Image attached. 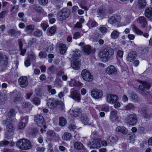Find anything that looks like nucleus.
<instances>
[{
    "label": "nucleus",
    "instance_id": "19",
    "mask_svg": "<svg viewBox=\"0 0 152 152\" xmlns=\"http://www.w3.org/2000/svg\"><path fill=\"white\" fill-rule=\"evenodd\" d=\"M136 57V53L135 51L130 52L128 54L126 58L127 60L129 61H133Z\"/></svg>",
    "mask_w": 152,
    "mask_h": 152
},
{
    "label": "nucleus",
    "instance_id": "8",
    "mask_svg": "<svg viewBox=\"0 0 152 152\" xmlns=\"http://www.w3.org/2000/svg\"><path fill=\"white\" fill-rule=\"evenodd\" d=\"M80 96L79 92L78 90H76L71 91L69 97L75 101L80 102L81 99Z\"/></svg>",
    "mask_w": 152,
    "mask_h": 152
},
{
    "label": "nucleus",
    "instance_id": "60",
    "mask_svg": "<svg viewBox=\"0 0 152 152\" xmlns=\"http://www.w3.org/2000/svg\"><path fill=\"white\" fill-rule=\"evenodd\" d=\"M82 85V83L80 82L77 81H75L74 83H73L74 86H80Z\"/></svg>",
    "mask_w": 152,
    "mask_h": 152
},
{
    "label": "nucleus",
    "instance_id": "17",
    "mask_svg": "<svg viewBox=\"0 0 152 152\" xmlns=\"http://www.w3.org/2000/svg\"><path fill=\"white\" fill-rule=\"evenodd\" d=\"M8 58L6 55L0 53V64L2 66H7L8 64Z\"/></svg>",
    "mask_w": 152,
    "mask_h": 152
},
{
    "label": "nucleus",
    "instance_id": "38",
    "mask_svg": "<svg viewBox=\"0 0 152 152\" xmlns=\"http://www.w3.org/2000/svg\"><path fill=\"white\" fill-rule=\"evenodd\" d=\"M56 30V27L55 26H52L50 27L49 30V33L48 35L49 36H51L53 35Z\"/></svg>",
    "mask_w": 152,
    "mask_h": 152
},
{
    "label": "nucleus",
    "instance_id": "45",
    "mask_svg": "<svg viewBox=\"0 0 152 152\" xmlns=\"http://www.w3.org/2000/svg\"><path fill=\"white\" fill-rule=\"evenodd\" d=\"M47 136L48 137H54L56 135V133L53 130H50L47 132Z\"/></svg>",
    "mask_w": 152,
    "mask_h": 152
},
{
    "label": "nucleus",
    "instance_id": "51",
    "mask_svg": "<svg viewBox=\"0 0 152 152\" xmlns=\"http://www.w3.org/2000/svg\"><path fill=\"white\" fill-rule=\"evenodd\" d=\"M38 1L40 4L45 5L48 3V0H38Z\"/></svg>",
    "mask_w": 152,
    "mask_h": 152
},
{
    "label": "nucleus",
    "instance_id": "50",
    "mask_svg": "<svg viewBox=\"0 0 152 152\" xmlns=\"http://www.w3.org/2000/svg\"><path fill=\"white\" fill-rule=\"evenodd\" d=\"M33 102L36 105H38L40 103V100L37 97H35L33 99Z\"/></svg>",
    "mask_w": 152,
    "mask_h": 152
},
{
    "label": "nucleus",
    "instance_id": "48",
    "mask_svg": "<svg viewBox=\"0 0 152 152\" xmlns=\"http://www.w3.org/2000/svg\"><path fill=\"white\" fill-rule=\"evenodd\" d=\"M80 6L82 9L85 10H88V9L86 6V2L85 1H82L80 2Z\"/></svg>",
    "mask_w": 152,
    "mask_h": 152
},
{
    "label": "nucleus",
    "instance_id": "31",
    "mask_svg": "<svg viewBox=\"0 0 152 152\" xmlns=\"http://www.w3.org/2000/svg\"><path fill=\"white\" fill-rule=\"evenodd\" d=\"M10 144V145L11 146H13L15 145V143L13 142H12L10 143L7 140H4L0 142V146L2 147L5 145H7Z\"/></svg>",
    "mask_w": 152,
    "mask_h": 152
},
{
    "label": "nucleus",
    "instance_id": "24",
    "mask_svg": "<svg viewBox=\"0 0 152 152\" xmlns=\"http://www.w3.org/2000/svg\"><path fill=\"white\" fill-rule=\"evenodd\" d=\"M91 47L89 45H86L83 46V51L86 55L89 54L91 53Z\"/></svg>",
    "mask_w": 152,
    "mask_h": 152
},
{
    "label": "nucleus",
    "instance_id": "37",
    "mask_svg": "<svg viewBox=\"0 0 152 152\" xmlns=\"http://www.w3.org/2000/svg\"><path fill=\"white\" fill-rule=\"evenodd\" d=\"M133 30L136 34L138 35H142L143 33L141 30L137 27L135 25L133 26Z\"/></svg>",
    "mask_w": 152,
    "mask_h": 152
},
{
    "label": "nucleus",
    "instance_id": "46",
    "mask_svg": "<svg viewBox=\"0 0 152 152\" xmlns=\"http://www.w3.org/2000/svg\"><path fill=\"white\" fill-rule=\"evenodd\" d=\"M15 114L16 113L15 110L11 109L9 111L8 114V115L9 117L11 118L14 117L15 115Z\"/></svg>",
    "mask_w": 152,
    "mask_h": 152
},
{
    "label": "nucleus",
    "instance_id": "56",
    "mask_svg": "<svg viewBox=\"0 0 152 152\" xmlns=\"http://www.w3.org/2000/svg\"><path fill=\"white\" fill-rule=\"evenodd\" d=\"M25 124L22 123L21 122H20L18 126V128L19 129H22L25 126Z\"/></svg>",
    "mask_w": 152,
    "mask_h": 152
},
{
    "label": "nucleus",
    "instance_id": "3",
    "mask_svg": "<svg viewBox=\"0 0 152 152\" xmlns=\"http://www.w3.org/2000/svg\"><path fill=\"white\" fill-rule=\"evenodd\" d=\"M81 76L84 80L88 82L92 81L93 77L91 73L86 69L83 70L81 72Z\"/></svg>",
    "mask_w": 152,
    "mask_h": 152
},
{
    "label": "nucleus",
    "instance_id": "16",
    "mask_svg": "<svg viewBox=\"0 0 152 152\" xmlns=\"http://www.w3.org/2000/svg\"><path fill=\"white\" fill-rule=\"evenodd\" d=\"M80 61L79 59H76V60L73 59L71 62V66L75 70H78L80 67Z\"/></svg>",
    "mask_w": 152,
    "mask_h": 152
},
{
    "label": "nucleus",
    "instance_id": "10",
    "mask_svg": "<svg viewBox=\"0 0 152 152\" xmlns=\"http://www.w3.org/2000/svg\"><path fill=\"white\" fill-rule=\"evenodd\" d=\"M59 101H56L54 99L50 98L47 101V105L50 108L53 109L59 104Z\"/></svg>",
    "mask_w": 152,
    "mask_h": 152
},
{
    "label": "nucleus",
    "instance_id": "43",
    "mask_svg": "<svg viewBox=\"0 0 152 152\" xmlns=\"http://www.w3.org/2000/svg\"><path fill=\"white\" fill-rule=\"evenodd\" d=\"M55 84L56 86L58 88L61 87L62 86V81L59 78H56L55 80Z\"/></svg>",
    "mask_w": 152,
    "mask_h": 152
},
{
    "label": "nucleus",
    "instance_id": "35",
    "mask_svg": "<svg viewBox=\"0 0 152 152\" xmlns=\"http://www.w3.org/2000/svg\"><path fill=\"white\" fill-rule=\"evenodd\" d=\"M81 120L84 125L87 124L89 121L88 118L86 115H82L81 118Z\"/></svg>",
    "mask_w": 152,
    "mask_h": 152
},
{
    "label": "nucleus",
    "instance_id": "5",
    "mask_svg": "<svg viewBox=\"0 0 152 152\" xmlns=\"http://www.w3.org/2000/svg\"><path fill=\"white\" fill-rule=\"evenodd\" d=\"M34 120L38 126L40 127H43L45 129L46 128V126L44 124V119L41 115H36L34 117Z\"/></svg>",
    "mask_w": 152,
    "mask_h": 152
},
{
    "label": "nucleus",
    "instance_id": "13",
    "mask_svg": "<svg viewBox=\"0 0 152 152\" xmlns=\"http://www.w3.org/2000/svg\"><path fill=\"white\" fill-rule=\"evenodd\" d=\"M118 138L115 135H111L108 137L107 139L108 143L112 145L116 142L118 140Z\"/></svg>",
    "mask_w": 152,
    "mask_h": 152
},
{
    "label": "nucleus",
    "instance_id": "55",
    "mask_svg": "<svg viewBox=\"0 0 152 152\" xmlns=\"http://www.w3.org/2000/svg\"><path fill=\"white\" fill-rule=\"evenodd\" d=\"M6 101V99L3 96H0V104H3L5 103Z\"/></svg>",
    "mask_w": 152,
    "mask_h": 152
},
{
    "label": "nucleus",
    "instance_id": "62",
    "mask_svg": "<svg viewBox=\"0 0 152 152\" xmlns=\"http://www.w3.org/2000/svg\"><path fill=\"white\" fill-rule=\"evenodd\" d=\"M41 26L43 30L45 31L46 29L48 27V25L45 23H42L41 24Z\"/></svg>",
    "mask_w": 152,
    "mask_h": 152
},
{
    "label": "nucleus",
    "instance_id": "39",
    "mask_svg": "<svg viewBox=\"0 0 152 152\" xmlns=\"http://www.w3.org/2000/svg\"><path fill=\"white\" fill-rule=\"evenodd\" d=\"M119 32L117 30H114L111 34V37L114 39H117L119 36Z\"/></svg>",
    "mask_w": 152,
    "mask_h": 152
},
{
    "label": "nucleus",
    "instance_id": "20",
    "mask_svg": "<svg viewBox=\"0 0 152 152\" xmlns=\"http://www.w3.org/2000/svg\"><path fill=\"white\" fill-rule=\"evenodd\" d=\"M137 22L140 24H142L141 26V27L145 28L147 24L146 19L144 17H140L137 20Z\"/></svg>",
    "mask_w": 152,
    "mask_h": 152
},
{
    "label": "nucleus",
    "instance_id": "22",
    "mask_svg": "<svg viewBox=\"0 0 152 152\" xmlns=\"http://www.w3.org/2000/svg\"><path fill=\"white\" fill-rule=\"evenodd\" d=\"M119 20V17L116 15L111 16L109 18L108 20L109 22L111 24H113L118 22Z\"/></svg>",
    "mask_w": 152,
    "mask_h": 152
},
{
    "label": "nucleus",
    "instance_id": "36",
    "mask_svg": "<svg viewBox=\"0 0 152 152\" xmlns=\"http://www.w3.org/2000/svg\"><path fill=\"white\" fill-rule=\"evenodd\" d=\"M142 114L143 117L145 118H149L151 117V115L148 114L147 110L143 108L142 110Z\"/></svg>",
    "mask_w": 152,
    "mask_h": 152
},
{
    "label": "nucleus",
    "instance_id": "21",
    "mask_svg": "<svg viewBox=\"0 0 152 152\" xmlns=\"http://www.w3.org/2000/svg\"><path fill=\"white\" fill-rule=\"evenodd\" d=\"M115 130L117 132H121L124 134H126L128 133L127 129L124 126H118L116 128Z\"/></svg>",
    "mask_w": 152,
    "mask_h": 152
},
{
    "label": "nucleus",
    "instance_id": "41",
    "mask_svg": "<svg viewBox=\"0 0 152 152\" xmlns=\"http://www.w3.org/2000/svg\"><path fill=\"white\" fill-rule=\"evenodd\" d=\"M134 106L133 104L129 103L125 106L124 107V110H130L134 109Z\"/></svg>",
    "mask_w": 152,
    "mask_h": 152
},
{
    "label": "nucleus",
    "instance_id": "42",
    "mask_svg": "<svg viewBox=\"0 0 152 152\" xmlns=\"http://www.w3.org/2000/svg\"><path fill=\"white\" fill-rule=\"evenodd\" d=\"M128 140L130 142H133L135 140V135L133 133L129 134Z\"/></svg>",
    "mask_w": 152,
    "mask_h": 152
},
{
    "label": "nucleus",
    "instance_id": "63",
    "mask_svg": "<svg viewBox=\"0 0 152 152\" xmlns=\"http://www.w3.org/2000/svg\"><path fill=\"white\" fill-rule=\"evenodd\" d=\"M25 64L26 66H29L31 64V63L29 59H27L25 62Z\"/></svg>",
    "mask_w": 152,
    "mask_h": 152
},
{
    "label": "nucleus",
    "instance_id": "28",
    "mask_svg": "<svg viewBox=\"0 0 152 152\" xmlns=\"http://www.w3.org/2000/svg\"><path fill=\"white\" fill-rule=\"evenodd\" d=\"M72 135L70 133L66 132L63 135L62 138L64 140H70L72 138Z\"/></svg>",
    "mask_w": 152,
    "mask_h": 152
},
{
    "label": "nucleus",
    "instance_id": "12",
    "mask_svg": "<svg viewBox=\"0 0 152 152\" xmlns=\"http://www.w3.org/2000/svg\"><path fill=\"white\" fill-rule=\"evenodd\" d=\"M69 14L65 10H61L58 13V18L60 21L63 20L68 17Z\"/></svg>",
    "mask_w": 152,
    "mask_h": 152
},
{
    "label": "nucleus",
    "instance_id": "58",
    "mask_svg": "<svg viewBox=\"0 0 152 152\" xmlns=\"http://www.w3.org/2000/svg\"><path fill=\"white\" fill-rule=\"evenodd\" d=\"M69 128L71 131H73L76 129V126L75 125L72 124L69 125Z\"/></svg>",
    "mask_w": 152,
    "mask_h": 152
},
{
    "label": "nucleus",
    "instance_id": "64",
    "mask_svg": "<svg viewBox=\"0 0 152 152\" xmlns=\"http://www.w3.org/2000/svg\"><path fill=\"white\" fill-rule=\"evenodd\" d=\"M39 56L41 58H45L46 57V54L45 53H43L40 52L39 55Z\"/></svg>",
    "mask_w": 152,
    "mask_h": 152
},
{
    "label": "nucleus",
    "instance_id": "30",
    "mask_svg": "<svg viewBox=\"0 0 152 152\" xmlns=\"http://www.w3.org/2000/svg\"><path fill=\"white\" fill-rule=\"evenodd\" d=\"M130 97L131 99L134 102H137L138 101V98L136 94L133 92L130 93Z\"/></svg>",
    "mask_w": 152,
    "mask_h": 152
},
{
    "label": "nucleus",
    "instance_id": "4",
    "mask_svg": "<svg viewBox=\"0 0 152 152\" xmlns=\"http://www.w3.org/2000/svg\"><path fill=\"white\" fill-rule=\"evenodd\" d=\"M125 121L126 123L129 125L132 126L134 125L137 122V118L136 115L134 114L129 115L125 119Z\"/></svg>",
    "mask_w": 152,
    "mask_h": 152
},
{
    "label": "nucleus",
    "instance_id": "18",
    "mask_svg": "<svg viewBox=\"0 0 152 152\" xmlns=\"http://www.w3.org/2000/svg\"><path fill=\"white\" fill-rule=\"evenodd\" d=\"M106 72L109 75H115L117 72L116 69L113 65L108 66L106 69Z\"/></svg>",
    "mask_w": 152,
    "mask_h": 152
},
{
    "label": "nucleus",
    "instance_id": "33",
    "mask_svg": "<svg viewBox=\"0 0 152 152\" xmlns=\"http://www.w3.org/2000/svg\"><path fill=\"white\" fill-rule=\"evenodd\" d=\"M74 147L76 149L80 150L83 147V144L79 142H77L75 143Z\"/></svg>",
    "mask_w": 152,
    "mask_h": 152
},
{
    "label": "nucleus",
    "instance_id": "2",
    "mask_svg": "<svg viewBox=\"0 0 152 152\" xmlns=\"http://www.w3.org/2000/svg\"><path fill=\"white\" fill-rule=\"evenodd\" d=\"M17 146L20 149L27 150L30 148L31 147V142L25 139H20L16 144Z\"/></svg>",
    "mask_w": 152,
    "mask_h": 152
},
{
    "label": "nucleus",
    "instance_id": "53",
    "mask_svg": "<svg viewBox=\"0 0 152 152\" xmlns=\"http://www.w3.org/2000/svg\"><path fill=\"white\" fill-rule=\"evenodd\" d=\"M38 132V130L37 129H33L32 131V135L33 137H35L37 134Z\"/></svg>",
    "mask_w": 152,
    "mask_h": 152
},
{
    "label": "nucleus",
    "instance_id": "26",
    "mask_svg": "<svg viewBox=\"0 0 152 152\" xmlns=\"http://www.w3.org/2000/svg\"><path fill=\"white\" fill-rule=\"evenodd\" d=\"M59 47L60 48V52L61 54H64L65 53L66 51V46L65 44H60L59 45Z\"/></svg>",
    "mask_w": 152,
    "mask_h": 152
},
{
    "label": "nucleus",
    "instance_id": "1",
    "mask_svg": "<svg viewBox=\"0 0 152 152\" xmlns=\"http://www.w3.org/2000/svg\"><path fill=\"white\" fill-rule=\"evenodd\" d=\"M114 54V51L113 49L107 48L100 52L99 56V57L107 61L113 57Z\"/></svg>",
    "mask_w": 152,
    "mask_h": 152
},
{
    "label": "nucleus",
    "instance_id": "34",
    "mask_svg": "<svg viewBox=\"0 0 152 152\" xmlns=\"http://www.w3.org/2000/svg\"><path fill=\"white\" fill-rule=\"evenodd\" d=\"M59 120V125L61 126H64L66 124V119L63 117H60Z\"/></svg>",
    "mask_w": 152,
    "mask_h": 152
},
{
    "label": "nucleus",
    "instance_id": "57",
    "mask_svg": "<svg viewBox=\"0 0 152 152\" xmlns=\"http://www.w3.org/2000/svg\"><path fill=\"white\" fill-rule=\"evenodd\" d=\"M99 29L100 30L101 32L103 34L106 32L107 31L106 28L104 26L100 27L99 28Z\"/></svg>",
    "mask_w": 152,
    "mask_h": 152
},
{
    "label": "nucleus",
    "instance_id": "40",
    "mask_svg": "<svg viewBox=\"0 0 152 152\" xmlns=\"http://www.w3.org/2000/svg\"><path fill=\"white\" fill-rule=\"evenodd\" d=\"M145 14L147 18L151 19L152 18V10H145Z\"/></svg>",
    "mask_w": 152,
    "mask_h": 152
},
{
    "label": "nucleus",
    "instance_id": "15",
    "mask_svg": "<svg viewBox=\"0 0 152 152\" xmlns=\"http://www.w3.org/2000/svg\"><path fill=\"white\" fill-rule=\"evenodd\" d=\"M118 97L115 95L107 94V100L108 102L114 104L117 100Z\"/></svg>",
    "mask_w": 152,
    "mask_h": 152
},
{
    "label": "nucleus",
    "instance_id": "29",
    "mask_svg": "<svg viewBox=\"0 0 152 152\" xmlns=\"http://www.w3.org/2000/svg\"><path fill=\"white\" fill-rule=\"evenodd\" d=\"M22 106L23 108H28L29 110H31L32 107L31 104L28 102H23L22 103Z\"/></svg>",
    "mask_w": 152,
    "mask_h": 152
},
{
    "label": "nucleus",
    "instance_id": "23",
    "mask_svg": "<svg viewBox=\"0 0 152 152\" xmlns=\"http://www.w3.org/2000/svg\"><path fill=\"white\" fill-rule=\"evenodd\" d=\"M117 112L116 110L112 111L110 114V118L112 121H118L119 117L117 115Z\"/></svg>",
    "mask_w": 152,
    "mask_h": 152
},
{
    "label": "nucleus",
    "instance_id": "47",
    "mask_svg": "<svg viewBox=\"0 0 152 152\" xmlns=\"http://www.w3.org/2000/svg\"><path fill=\"white\" fill-rule=\"evenodd\" d=\"M124 54L123 51L121 50H118L117 51L116 53L117 58H122Z\"/></svg>",
    "mask_w": 152,
    "mask_h": 152
},
{
    "label": "nucleus",
    "instance_id": "7",
    "mask_svg": "<svg viewBox=\"0 0 152 152\" xmlns=\"http://www.w3.org/2000/svg\"><path fill=\"white\" fill-rule=\"evenodd\" d=\"M91 94L93 98L98 99L102 97L103 92L101 90L97 89H93L91 91Z\"/></svg>",
    "mask_w": 152,
    "mask_h": 152
},
{
    "label": "nucleus",
    "instance_id": "27",
    "mask_svg": "<svg viewBox=\"0 0 152 152\" xmlns=\"http://www.w3.org/2000/svg\"><path fill=\"white\" fill-rule=\"evenodd\" d=\"M138 4L139 8L143 9L146 6V2L145 0H139Z\"/></svg>",
    "mask_w": 152,
    "mask_h": 152
},
{
    "label": "nucleus",
    "instance_id": "11",
    "mask_svg": "<svg viewBox=\"0 0 152 152\" xmlns=\"http://www.w3.org/2000/svg\"><path fill=\"white\" fill-rule=\"evenodd\" d=\"M18 81L19 85L22 88L26 87L28 84L27 78L25 76H21L18 79Z\"/></svg>",
    "mask_w": 152,
    "mask_h": 152
},
{
    "label": "nucleus",
    "instance_id": "49",
    "mask_svg": "<svg viewBox=\"0 0 152 152\" xmlns=\"http://www.w3.org/2000/svg\"><path fill=\"white\" fill-rule=\"evenodd\" d=\"M17 32L20 33V32H17L16 30L13 29H10L8 32V34H10L12 35H15L17 34Z\"/></svg>",
    "mask_w": 152,
    "mask_h": 152
},
{
    "label": "nucleus",
    "instance_id": "61",
    "mask_svg": "<svg viewBox=\"0 0 152 152\" xmlns=\"http://www.w3.org/2000/svg\"><path fill=\"white\" fill-rule=\"evenodd\" d=\"M55 69V67L54 66L52 65L48 68V70L50 72H53L54 71Z\"/></svg>",
    "mask_w": 152,
    "mask_h": 152
},
{
    "label": "nucleus",
    "instance_id": "54",
    "mask_svg": "<svg viewBox=\"0 0 152 152\" xmlns=\"http://www.w3.org/2000/svg\"><path fill=\"white\" fill-rule=\"evenodd\" d=\"M80 34L79 32H75L74 34L73 39H77L80 38Z\"/></svg>",
    "mask_w": 152,
    "mask_h": 152
},
{
    "label": "nucleus",
    "instance_id": "25",
    "mask_svg": "<svg viewBox=\"0 0 152 152\" xmlns=\"http://www.w3.org/2000/svg\"><path fill=\"white\" fill-rule=\"evenodd\" d=\"M73 56L72 57L73 59L76 60V59H79L78 57L81 56V52L79 50H76L75 51H73Z\"/></svg>",
    "mask_w": 152,
    "mask_h": 152
},
{
    "label": "nucleus",
    "instance_id": "59",
    "mask_svg": "<svg viewBox=\"0 0 152 152\" xmlns=\"http://www.w3.org/2000/svg\"><path fill=\"white\" fill-rule=\"evenodd\" d=\"M101 110L104 111L105 112H107L109 110V107L107 106H104L102 107Z\"/></svg>",
    "mask_w": 152,
    "mask_h": 152
},
{
    "label": "nucleus",
    "instance_id": "32",
    "mask_svg": "<svg viewBox=\"0 0 152 152\" xmlns=\"http://www.w3.org/2000/svg\"><path fill=\"white\" fill-rule=\"evenodd\" d=\"M34 26L31 25H28L25 29L26 31L28 33H31L34 31Z\"/></svg>",
    "mask_w": 152,
    "mask_h": 152
},
{
    "label": "nucleus",
    "instance_id": "52",
    "mask_svg": "<svg viewBox=\"0 0 152 152\" xmlns=\"http://www.w3.org/2000/svg\"><path fill=\"white\" fill-rule=\"evenodd\" d=\"M42 33L41 31H35L34 33V35L36 37H39L42 36Z\"/></svg>",
    "mask_w": 152,
    "mask_h": 152
},
{
    "label": "nucleus",
    "instance_id": "14",
    "mask_svg": "<svg viewBox=\"0 0 152 152\" xmlns=\"http://www.w3.org/2000/svg\"><path fill=\"white\" fill-rule=\"evenodd\" d=\"M141 84L139 86V89L142 92H145V90L149 89L151 86L149 83L146 82L141 81Z\"/></svg>",
    "mask_w": 152,
    "mask_h": 152
},
{
    "label": "nucleus",
    "instance_id": "6",
    "mask_svg": "<svg viewBox=\"0 0 152 152\" xmlns=\"http://www.w3.org/2000/svg\"><path fill=\"white\" fill-rule=\"evenodd\" d=\"M11 121L10 120L7 119L3 121V124L6 125L7 131L10 133L13 132L14 130V128Z\"/></svg>",
    "mask_w": 152,
    "mask_h": 152
},
{
    "label": "nucleus",
    "instance_id": "44",
    "mask_svg": "<svg viewBox=\"0 0 152 152\" xmlns=\"http://www.w3.org/2000/svg\"><path fill=\"white\" fill-rule=\"evenodd\" d=\"M72 114L75 117H77L80 116L81 115V112L80 110L78 109H75L73 110V113Z\"/></svg>",
    "mask_w": 152,
    "mask_h": 152
},
{
    "label": "nucleus",
    "instance_id": "9",
    "mask_svg": "<svg viewBox=\"0 0 152 152\" xmlns=\"http://www.w3.org/2000/svg\"><path fill=\"white\" fill-rule=\"evenodd\" d=\"M88 145L90 148H98L100 147V142L97 139H94L92 142H89Z\"/></svg>",
    "mask_w": 152,
    "mask_h": 152
}]
</instances>
